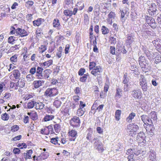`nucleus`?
<instances>
[{
	"label": "nucleus",
	"instance_id": "nucleus-23",
	"mask_svg": "<svg viewBox=\"0 0 161 161\" xmlns=\"http://www.w3.org/2000/svg\"><path fill=\"white\" fill-rule=\"evenodd\" d=\"M149 116L153 121H156L157 119L156 113L155 111H152L150 114Z\"/></svg>",
	"mask_w": 161,
	"mask_h": 161
},
{
	"label": "nucleus",
	"instance_id": "nucleus-51",
	"mask_svg": "<svg viewBox=\"0 0 161 161\" xmlns=\"http://www.w3.org/2000/svg\"><path fill=\"white\" fill-rule=\"evenodd\" d=\"M110 53L112 54L113 55L115 54V48L113 46H110Z\"/></svg>",
	"mask_w": 161,
	"mask_h": 161
},
{
	"label": "nucleus",
	"instance_id": "nucleus-54",
	"mask_svg": "<svg viewBox=\"0 0 161 161\" xmlns=\"http://www.w3.org/2000/svg\"><path fill=\"white\" fill-rule=\"evenodd\" d=\"M79 105V103H75L73 102L71 104V107L73 109H74L77 107Z\"/></svg>",
	"mask_w": 161,
	"mask_h": 161
},
{
	"label": "nucleus",
	"instance_id": "nucleus-40",
	"mask_svg": "<svg viewBox=\"0 0 161 161\" xmlns=\"http://www.w3.org/2000/svg\"><path fill=\"white\" fill-rule=\"evenodd\" d=\"M1 118L3 120H8L9 119V116L8 114L5 113L2 114Z\"/></svg>",
	"mask_w": 161,
	"mask_h": 161
},
{
	"label": "nucleus",
	"instance_id": "nucleus-13",
	"mask_svg": "<svg viewBox=\"0 0 161 161\" xmlns=\"http://www.w3.org/2000/svg\"><path fill=\"white\" fill-rule=\"evenodd\" d=\"M145 134L143 132H139L137 136L136 140L140 142H142L145 143L146 141L145 139Z\"/></svg>",
	"mask_w": 161,
	"mask_h": 161
},
{
	"label": "nucleus",
	"instance_id": "nucleus-15",
	"mask_svg": "<svg viewBox=\"0 0 161 161\" xmlns=\"http://www.w3.org/2000/svg\"><path fill=\"white\" fill-rule=\"evenodd\" d=\"M93 137V131L90 129H88L86 136V139L88 140L91 143H93V140H92V138Z\"/></svg>",
	"mask_w": 161,
	"mask_h": 161
},
{
	"label": "nucleus",
	"instance_id": "nucleus-63",
	"mask_svg": "<svg viewBox=\"0 0 161 161\" xmlns=\"http://www.w3.org/2000/svg\"><path fill=\"white\" fill-rule=\"evenodd\" d=\"M161 61V57H156L155 58V63L158 64Z\"/></svg>",
	"mask_w": 161,
	"mask_h": 161
},
{
	"label": "nucleus",
	"instance_id": "nucleus-44",
	"mask_svg": "<svg viewBox=\"0 0 161 161\" xmlns=\"http://www.w3.org/2000/svg\"><path fill=\"white\" fill-rule=\"evenodd\" d=\"M35 103L34 101H32L28 103L27 107L28 108H31L35 107Z\"/></svg>",
	"mask_w": 161,
	"mask_h": 161
},
{
	"label": "nucleus",
	"instance_id": "nucleus-45",
	"mask_svg": "<svg viewBox=\"0 0 161 161\" xmlns=\"http://www.w3.org/2000/svg\"><path fill=\"white\" fill-rule=\"evenodd\" d=\"M81 89L79 87H76L75 89L74 90V92L75 94L77 95H80V91Z\"/></svg>",
	"mask_w": 161,
	"mask_h": 161
},
{
	"label": "nucleus",
	"instance_id": "nucleus-2",
	"mask_svg": "<svg viewBox=\"0 0 161 161\" xmlns=\"http://www.w3.org/2000/svg\"><path fill=\"white\" fill-rule=\"evenodd\" d=\"M58 91L56 88H47L44 92V95L48 98H51L57 95Z\"/></svg>",
	"mask_w": 161,
	"mask_h": 161
},
{
	"label": "nucleus",
	"instance_id": "nucleus-20",
	"mask_svg": "<svg viewBox=\"0 0 161 161\" xmlns=\"http://www.w3.org/2000/svg\"><path fill=\"white\" fill-rule=\"evenodd\" d=\"M69 136H70L72 137H73L74 138H75L76 136H77V132L75 130H72L71 131H69ZM75 138H70V140L71 141H74L75 140Z\"/></svg>",
	"mask_w": 161,
	"mask_h": 161
},
{
	"label": "nucleus",
	"instance_id": "nucleus-8",
	"mask_svg": "<svg viewBox=\"0 0 161 161\" xmlns=\"http://www.w3.org/2000/svg\"><path fill=\"white\" fill-rule=\"evenodd\" d=\"M146 21L147 23L153 28H155L157 27L156 24L154 19L151 17H147L146 19Z\"/></svg>",
	"mask_w": 161,
	"mask_h": 161
},
{
	"label": "nucleus",
	"instance_id": "nucleus-18",
	"mask_svg": "<svg viewBox=\"0 0 161 161\" xmlns=\"http://www.w3.org/2000/svg\"><path fill=\"white\" fill-rule=\"evenodd\" d=\"M149 154V158L151 161H156L155 154L153 151L151 150L148 153Z\"/></svg>",
	"mask_w": 161,
	"mask_h": 161
},
{
	"label": "nucleus",
	"instance_id": "nucleus-57",
	"mask_svg": "<svg viewBox=\"0 0 161 161\" xmlns=\"http://www.w3.org/2000/svg\"><path fill=\"white\" fill-rule=\"evenodd\" d=\"M110 41L111 44H115L116 43V39L114 37H111L110 38Z\"/></svg>",
	"mask_w": 161,
	"mask_h": 161
},
{
	"label": "nucleus",
	"instance_id": "nucleus-6",
	"mask_svg": "<svg viewBox=\"0 0 161 161\" xmlns=\"http://www.w3.org/2000/svg\"><path fill=\"white\" fill-rule=\"evenodd\" d=\"M138 155V154L136 153L135 151V149H129L126 151V154L127 155H129L128 156V159L129 161H133V157L134 155L133 154Z\"/></svg>",
	"mask_w": 161,
	"mask_h": 161
},
{
	"label": "nucleus",
	"instance_id": "nucleus-60",
	"mask_svg": "<svg viewBox=\"0 0 161 161\" xmlns=\"http://www.w3.org/2000/svg\"><path fill=\"white\" fill-rule=\"evenodd\" d=\"M73 99L74 101L73 102L75 103H79V97L77 96H75L73 97Z\"/></svg>",
	"mask_w": 161,
	"mask_h": 161
},
{
	"label": "nucleus",
	"instance_id": "nucleus-35",
	"mask_svg": "<svg viewBox=\"0 0 161 161\" xmlns=\"http://www.w3.org/2000/svg\"><path fill=\"white\" fill-rule=\"evenodd\" d=\"M101 31L102 34L105 35L109 32V30L104 26H103L102 27Z\"/></svg>",
	"mask_w": 161,
	"mask_h": 161
},
{
	"label": "nucleus",
	"instance_id": "nucleus-16",
	"mask_svg": "<svg viewBox=\"0 0 161 161\" xmlns=\"http://www.w3.org/2000/svg\"><path fill=\"white\" fill-rule=\"evenodd\" d=\"M44 83V81L42 80H35L34 81L33 85L35 88H37L41 86Z\"/></svg>",
	"mask_w": 161,
	"mask_h": 161
},
{
	"label": "nucleus",
	"instance_id": "nucleus-61",
	"mask_svg": "<svg viewBox=\"0 0 161 161\" xmlns=\"http://www.w3.org/2000/svg\"><path fill=\"white\" fill-rule=\"evenodd\" d=\"M104 106V105L103 104L100 105L96 108L95 110H98V112H100L103 110Z\"/></svg>",
	"mask_w": 161,
	"mask_h": 161
},
{
	"label": "nucleus",
	"instance_id": "nucleus-7",
	"mask_svg": "<svg viewBox=\"0 0 161 161\" xmlns=\"http://www.w3.org/2000/svg\"><path fill=\"white\" fill-rule=\"evenodd\" d=\"M142 92L141 90L137 89L131 92V95L132 97L136 99H139L142 96Z\"/></svg>",
	"mask_w": 161,
	"mask_h": 161
},
{
	"label": "nucleus",
	"instance_id": "nucleus-64",
	"mask_svg": "<svg viewBox=\"0 0 161 161\" xmlns=\"http://www.w3.org/2000/svg\"><path fill=\"white\" fill-rule=\"evenodd\" d=\"M156 20L158 24L161 25V14L158 15Z\"/></svg>",
	"mask_w": 161,
	"mask_h": 161
},
{
	"label": "nucleus",
	"instance_id": "nucleus-43",
	"mask_svg": "<svg viewBox=\"0 0 161 161\" xmlns=\"http://www.w3.org/2000/svg\"><path fill=\"white\" fill-rule=\"evenodd\" d=\"M29 72L32 75L34 74L35 73L36 74L37 72V68L36 69L35 67H32L30 69Z\"/></svg>",
	"mask_w": 161,
	"mask_h": 161
},
{
	"label": "nucleus",
	"instance_id": "nucleus-26",
	"mask_svg": "<svg viewBox=\"0 0 161 161\" xmlns=\"http://www.w3.org/2000/svg\"><path fill=\"white\" fill-rule=\"evenodd\" d=\"M116 93L115 95V97L119 98L122 96V89L119 88H117L116 89Z\"/></svg>",
	"mask_w": 161,
	"mask_h": 161
},
{
	"label": "nucleus",
	"instance_id": "nucleus-41",
	"mask_svg": "<svg viewBox=\"0 0 161 161\" xmlns=\"http://www.w3.org/2000/svg\"><path fill=\"white\" fill-rule=\"evenodd\" d=\"M147 61L145 60V58L144 56H141L139 58V64L142 63H145Z\"/></svg>",
	"mask_w": 161,
	"mask_h": 161
},
{
	"label": "nucleus",
	"instance_id": "nucleus-25",
	"mask_svg": "<svg viewBox=\"0 0 161 161\" xmlns=\"http://www.w3.org/2000/svg\"><path fill=\"white\" fill-rule=\"evenodd\" d=\"M153 44H155L157 48L161 46V40L157 38L153 42Z\"/></svg>",
	"mask_w": 161,
	"mask_h": 161
},
{
	"label": "nucleus",
	"instance_id": "nucleus-36",
	"mask_svg": "<svg viewBox=\"0 0 161 161\" xmlns=\"http://www.w3.org/2000/svg\"><path fill=\"white\" fill-rule=\"evenodd\" d=\"M58 52L57 53V56L58 58H60L62 56V47H60L57 49Z\"/></svg>",
	"mask_w": 161,
	"mask_h": 161
},
{
	"label": "nucleus",
	"instance_id": "nucleus-58",
	"mask_svg": "<svg viewBox=\"0 0 161 161\" xmlns=\"http://www.w3.org/2000/svg\"><path fill=\"white\" fill-rule=\"evenodd\" d=\"M19 129V126L17 125H14L12 127L11 131L12 132H15L18 130Z\"/></svg>",
	"mask_w": 161,
	"mask_h": 161
},
{
	"label": "nucleus",
	"instance_id": "nucleus-49",
	"mask_svg": "<svg viewBox=\"0 0 161 161\" xmlns=\"http://www.w3.org/2000/svg\"><path fill=\"white\" fill-rule=\"evenodd\" d=\"M15 37L11 36L8 38V42L9 43L13 44L14 41H15Z\"/></svg>",
	"mask_w": 161,
	"mask_h": 161
},
{
	"label": "nucleus",
	"instance_id": "nucleus-50",
	"mask_svg": "<svg viewBox=\"0 0 161 161\" xmlns=\"http://www.w3.org/2000/svg\"><path fill=\"white\" fill-rule=\"evenodd\" d=\"M32 150H30L27 151L26 153L27 154L28 159H31L32 158L31 155L32 153Z\"/></svg>",
	"mask_w": 161,
	"mask_h": 161
},
{
	"label": "nucleus",
	"instance_id": "nucleus-52",
	"mask_svg": "<svg viewBox=\"0 0 161 161\" xmlns=\"http://www.w3.org/2000/svg\"><path fill=\"white\" fill-rule=\"evenodd\" d=\"M85 72V69L83 68H81L78 71V74L79 75H82Z\"/></svg>",
	"mask_w": 161,
	"mask_h": 161
},
{
	"label": "nucleus",
	"instance_id": "nucleus-19",
	"mask_svg": "<svg viewBox=\"0 0 161 161\" xmlns=\"http://www.w3.org/2000/svg\"><path fill=\"white\" fill-rule=\"evenodd\" d=\"M35 108L37 109H42L44 106L45 105L42 102H35Z\"/></svg>",
	"mask_w": 161,
	"mask_h": 161
},
{
	"label": "nucleus",
	"instance_id": "nucleus-30",
	"mask_svg": "<svg viewBox=\"0 0 161 161\" xmlns=\"http://www.w3.org/2000/svg\"><path fill=\"white\" fill-rule=\"evenodd\" d=\"M53 60L50 59L42 64V65L46 67H49L53 64Z\"/></svg>",
	"mask_w": 161,
	"mask_h": 161
},
{
	"label": "nucleus",
	"instance_id": "nucleus-9",
	"mask_svg": "<svg viewBox=\"0 0 161 161\" xmlns=\"http://www.w3.org/2000/svg\"><path fill=\"white\" fill-rule=\"evenodd\" d=\"M16 34L19 35L21 37H23L27 36L28 35V33L24 29L18 28L16 31Z\"/></svg>",
	"mask_w": 161,
	"mask_h": 161
},
{
	"label": "nucleus",
	"instance_id": "nucleus-31",
	"mask_svg": "<svg viewBox=\"0 0 161 161\" xmlns=\"http://www.w3.org/2000/svg\"><path fill=\"white\" fill-rule=\"evenodd\" d=\"M54 118V116L53 115H46L43 120L45 121H47L52 120Z\"/></svg>",
	"mask_w": 161,
	"mask_h": 161
},
{
	"label": "nucleus",
	"instance_id": "nucleus-42",
	"mask_svg": "<svg viewBox=\"0 0 161 161\" xmlns=\"http://www.w3.org/2000/svg\"><path fill=\"white\" fill-rule=\"evenodd\" d=\"M34 25L39 26L41 24V20L40 19H38L36 20H35L33 21Z\"/></svg>",
	"mask_w": 161,
	"mask_h": 161
},
{
	"label": "nucleus",
	"instance_id": "nucleus-53",
	"mask_svg": "<svg viewBox=\"0 0 161 161\" xmlns=\"http://www.w3.org/2000/svg\"><path fill=\"white\" fill-rule=\"evenodd\" d=\"M87 75L84 74L80 78V81L82 82H85L87 78Z\"/></svg>",
	"mask_w": 161,
	"mask_h": 161
},
{
	"label": "nucleus",
	"instance_id": "nucleus-1",
	"mask_svg": "<svg viewBox=\"0 0 161 161\" xmlns=\"http://www.w3.org/2000/svg\"><path fill=\"white\" fill-rule=\"evenodd\" d=\"M43 68L40 67H37V72L36 74V78L39 79H43L48 78L50 76L51 70L47 69L43 71Z\"/></svg>",
	"mask_w": 161,
	"mask_h": 161
},
{
	"label": "nucleus",
	"instance_id": "nucleus-39",
	"mask_svg": "<svg viewBox=\"0 0 161 161\" xmlns=\"http://www.w3.org/2000/svg\"><path fill=\"white\" fill-rule=\"evenodd\" d=\"M48 156V153L47 152H44L42 153L40 156V158L41 160L46 159Z\"/></svg>",
	"mask_w": 161,
	"mask_h": 161
},
{
	"label": "nucleus",
	"instance_id": "nucleus-46",
	"mask_svg": "<svg viewBox=\"0 0 161 161\" xmlns=\"http://www.w3.org/2000/svg\"><path fill=\"white\" fill-rule=\"evenodd\" d=\"M96 64L94 62H90L89 64V69L90 70H92L93 69L96 67Z\"/></svg>",
	"mask_w": 161,
	"mask_h": 161
},
{
	"label": "nucleus",
	"instance_id": "nucleus-28",
	"mask_svg": "<svg viewBox=\"0 0 161 161\" xmlns=\"http://www.w3.org/2000/svg\"><path fill=\"white\" fill-rule=\"evenodd\" d=\"M62 104L61 102L56 98L53 102V105L57 108H59Z\"/></svg>",
	"mask_w": 161,
	"mask_h": 161
},
{
	"label": "nucleus",
	"instance_id": "nucleus-10",
	"mask_svg": "<svg viewBox=\"0 0 161 161\" xmlns=\"http://www.w3.org/2000/svg\"><path fill=\"white\" fill-rule=\"evenodd\" d=\"M102 71L103 70L101 67L100 66H98L92 69L91 73L95 76H96L99 75L101 72H102Z\"/></svg>",
	"mask_w": 161,
	"mask_h": 161
},
{
	"label": "nucleus",
	"instance_id": "nucleus-62",
	"mask_svg": "<svg viewBox=\"0 0 161 161\" xmlns=\"http://www.w3.org/2000/svg\"><path fill=\"white\" fill-rule=\"evenodd\" d=\"M147 122L146 123L149 125V126H150V124H152L153 123V121L150 116L148 117V119L147 120Z\"/></svg>",
	"mask_w": 161,
	"mask_h": 161
},
{
	"label": "nucleus",
	"instance_id": "nucleus-12",
	"mask_svg": "<svg viewBox=\"0 0 161 161\" xmlns=\"http://www.w3.org/2000/svg\"><path fill=\"white\" fill-rule=\"evenodd\" d=\"M94 146L95 147H96V149H97L99 151H100L101 152H103V145L101 142L99 141H95L94 143Z\"/></svg>",
	"mask_w": 161,
	"mask_h": 161
},
{
	"label": "nucleus",
	"instance_id": "nucleus-21",
	"mask_svg": "<svg viewBox=\"0 0 161 161\" xmlns=\"http://www.w3.org/2000/svg\"><path fill=\"white\" fill-rule=\"evenodd\" d=\"M51 142L54 145H59L60 141L59 140V138L58 136H56L55 138H52L51 139Z\"/></svg>",
	"mask_w": 161,
	"mask_h": 161
},
{
	"label": "nucleus",
	"instance_id": "nucleus-33",
	"mask_svg": "<svg viewBox=\"0 0 161 161\" xmlns=\"http://www.w3.org/2000/svg\"><path fill=\"white\" fill-rule=\"evenodd\" d=\"M121 114V111L120 110H117L115 113V118L117 121H118L120 119V117Z\"/></svg>",
	"mask_w": 161,
	"mask_h": 161
},
{
	"label": "nucleus",
	"instance_id": "nucleus-29",
	"mask_svg": "<svg viewBox=\"0 0 161 161\" xmlns=\"http://www.w3.org/2000/svg\"><path fill=\"white\" fill-rule=\"evenodd\" d=\"M86 111L85 108H79L77 111V114L78 116H81L83 115Z\"/></svg>",
	"mask_w": 161,
	"mask_h": 161
},
{
	"label": "nucleus",
	"instance_id": "nucleus-27",
	"mask_svg": "<svg viewBox=\"0 0 161 161\" xmlns=\"http://www.w3.org/2000/svg\"><path fill=\"white\" fill-rule=\"evenodd\" d=\"M53 25L55 28H58L60 26L59 21L58 19H54L53 22Z\"/></svg>",
	"mask_w": 161,
	"mask_h": 161
},
{
	"label": "nucleus",
	"instance_id": "nucleus-37",
	"mask_svg": "<svg viewBox=\"0 0 161 161\" xmlns=\"http://www.w3.org/2000/svg\"><path fill=\"white\" fill-rule=\"evenodd\" d=\"M130 77H128L127 74L125 73L124 75V80L123 81V83L124 84H127L129 80Z\"/></svg>",
	"mask_w": 161,
	"mask_h": 161
},
{
	"label": "nucleus",
	"instance_id": "nucleus-24",
	"mask_svg": "<svg viewBox=\"0 0 161 161\" xmlns=\"http://www.w3.org/2000/svg\"><path fill=\"white\" fill-rule=\"evenodd\" d=\"M13 75L15 79H18L20 77V73L18 70L15 69L13 71Z\"/></svg>",
	"mask_w": 161,
	"mask_h": 161
},
{
	"label": "nucleus",
	"instance_id": "nucleus-17",
	"mask_svg": "<svg viewBox=\"0 0 161 161\" xmlns=\"http://www.w3.org/2000/svg\"><path fill=\"white\" fill-rule=\"evenodd\" d=\"M25 83L24 79L22 78L19 79L18 82L16 83V85L17 87L22 88L25 85Z\"/></svg>",
	"mask_w": 161,
	"mask_h": 161
},
{
	"label": "nucleus",
	"instance_id": "nucleus-4",
	"mask_svg": "<svg viewBox=\"0 0 161 161\" xmlns=\"http://www.w3.org/2000/svg\"><path fill=\"white\" fill-rule=\"evenodd\" d=\"M157 5L155 3H152L148 10L149 14L152 16H155L158 14V11L157 9Z\"/></svg>",
	"mask_w": 161,
	"mask_h": 161
},
{
	"label": "nucleus",
	"instance_id": "nucleus-55",
	"mask_svg": "<svg viewBox=\"0 0 161 161\" xmlns=\"http://www.w3.org/2000/svg\"><path fill=\"white\" fill-rule=\"evenodd\" d=\"M108 17L109 19H114L115 17V14L112 11L110 12L108 15Z\"/></svg>",
	"mask_w": 161,
	"mask_h": 161
},
{
	"label": "nucleus",
	"instance_id": "nucleus-47",
	"mask_svg": "<svg viewBox=\"0 0 161 161\" xmlns=\"http://www.w3.org/2000/svg\"><path fill=\"white\" fill-rule=\"evenodd\" d=\"M26 79L28 81L30 82L33 80V75L30 74L27 75Z\"/></svg>",
	"mask_w": 161,
	"mask_h": 161
},
{
	"label": "nucleus",
	"instance_id": "nucleus-32",
	"mask_svg": "<svg viewBox=\"0 0 161 161\" xmlns=\"http://www.w3.org/2000/svg\"><path fill=\"white\" fill-rule=\"evenodd\" d=\"M64 14L65 15L70 17L73 14L72 11L69 9L65 10L64 11Z\"/></svg>",
	"mask_w": 161,
	"mask_h": 161
},
{
	"label": "nucleus",
	"instance_id": "nucleus-14",
	"mask_svg": "<svg viewBox=\"0 0 161 161\" xmlns=\"http://www.w3.org/2000/svg\"><path fill=\"white\" fill-rule=\"evenodd\" d=\"M139 65H140L142 71L145 72L148 71L150 69V65L147 62H146V63H142L141 64H140Z\"/></svg>",
	"mask_w": 161,
	"mask_h": 161
},
{
	"label": "nucleus",
	"instance_id": "nucleus-3",
	"mask_svg": "<svg viewBox=\"0 0 161 161\" xmlns=\"http://www.w3.org/2000/svg\"><path fill=\"white\" fill-rule=\"evenodd\" d=\"M139 81L140 85L141 86L142 91L144 92H147V84L144 75H140Z\"/></svg>",
	"mask_w": 161,
	"mask_h": 161
},
{
	"label": "nucleus",
	"instance_id": "nucleus-22",
	"mask_svg": "<svg viewBox=\"0 0 161 161\" xmlns=\"http://www.w3.org/2000/svg\"><path fill=\"white\" fill-rule=\"evenodd\" d=\"M136 115V114L134 112L130 113L127 118L126 119V121L129 122H131L132 120L134 119Z\"/></svg>",
	"mask_w": 161,
	"mask_h": 161
},
{
	"label": "nucleus",
	"instance_id": "nucleus-59",
	"mask_svg": "<svg viewBox=\"0 0 161 161\" xmlns=\"http://www.w3.org/2000/svg\"><path fill=\"white\" fill-rule=\"evenodd\" d=\"M47 130H48L49 132H51V133L53 132V127L52 125H50L48 126H47L46 128Z\"/></svg>",
	"mask_w": 161,
	"mask_h": 161
},
{
	"label": "nucleus",
	"instance_id": "nucleus-38",
	"mask_svg": "<svg viewBox=\"0 0 161 161\" xmlns=\"http://www.w3.org/2000/svg\"><path fill=\"white\" fill-rule=\"evenodd\" d=\"M148 116L146 115H143L141 116L142 120L144 123V126H145L144 125H146V122H147V120L148 119Z\"/></svg>",
	"mask_w": 161,
	"mask_h": 161
},
{
	"label": "nucleus",
	"instance_id": "nucleus-34",
	"mask_svg": "<svg viewBox=\"0 0 161 161\" xmlns=\"http://www.w3.org/2000/svg\"><path fill=\"white\" fill-rule=\"evenodd\" d=\"M53 127L55 131L58 133L61 130V126L59 124H56L53 125Z\"/></svg>",
	"mask_w": 161,
	"mask_h": 161
},
{
	"label": "nucleus",
	"instance_id": "nucleus-5",
	"mask_svg": "<svg viewBox=\"0 0 161 161\" xmlns=\"http://www.w3.org/2000/svg\"><path fill=\"white\" fill-rule=\"evenodd\" d=\"M80 120L79 117L75 116L71 119L70 125L74 128H77L80 126Z\"/></svg>",
	"mask_w": 161,
	"mask_h": 161
},
{
	"label": "nucleus",
	"instance_id": "nucleus-56",
	"mask_svg": "<svg viewBox=\"0 0 161 161\" xmlns=\"http://www.w3.org/2000/svg\"><path fill=\"white\" fill-rule=\"evenodd\" d=\"M17 146L20 149H23V148H25L27 147L25 143H19L18 145Z\"/></svg>",
	"mask_w": 161,
	"mask_h": 161
},
{
	"label": "nucleus",
	"instance_id": "nucleus-11",
	"mask_svg": "<svg viewBox=\"0 0 161 161\" xmlns=\"http://www.w3.org/2000/svg\"><path fill=\"white\" fill-rule=\"evenodd\" d=\"M138 126L135 124H130L128 125L126 129L127 130H131V131L133 132H136L139 129Z\"/></svg>",
	"mask_w": 161,
	"mask_h": 161
},
{
	"label": "nucleus",
	"instance_id": "nucleus-48",
	"mask_svg": "<svg viewBox=\"0 0 161 161\" xmlns=\"http://www.w3.org/2000/svg\"><path fill=\"white\" fill-rule=\"evenodd\" d=\"M153 125L152 124H150V126H149L151 128L150 130L148 131H149V133H150V135L152 136H153L154 134V128L153 127Z\"/></svg>",
	"mask_w": 161,
	"mask_h": 161
}]
</instances>
